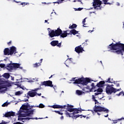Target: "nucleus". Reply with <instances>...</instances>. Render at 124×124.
Segmentation results:
<instances>
[{
    "label": "nucleus",
    "instance_id": "obj_1",
    "mask_svg": "<svg viewBox=\"0 0 124 124\" xmlns=\"http://www.w3.org/2000/svg\"><path fill=\"white\" fill-rule=\"evenodd\" d=\"M108 51H111L112 53L117 55L124 56V44L118 42L116 44L112 43L108 46Z\"/></svg>",
    "mask_w": 124,
    "mask_h": 124
},
{
    "label": "nucleus",
    "instance_id": "obj_2",
    "mask_svg": "<svg viewBox=\"0 0 124 124\" xmlns=\"http://www.w3.org/2000/svg\"><path fill=\"white\" fill-rule=\"evenodd\" d=\"M82 111H85L84 109H82L81 108H71V109H68V112H71L72 114V119H77V118H79V117H80V119H82L83 115H76L75 114H78L79 112H82Z\"/></svg>",
    "mask_w": 124,
    "mask_h": 124
},
{
    "label": "nucleus",
    "instance_id": "obj_3",
    "mask_svg": "<svg viewBox=\"0 0 124 124\" xmlns=\"http://www.w3.org/2000/svg\"><path fill=\"white\" fill-rule=\"evenodd\" d=\"M36 107L35 106H31L29 104V103H27L26 105H22L20 109L23 110V111H29V112H32L31 115H33V112H34V110L32 109V108H34Z\"/></svg>",
    "mask_w": 124,
    "mask_h": 124
},
{
    "label": "nucleus",
    "instance_id": "obj_4",
    "mask_svg": "<svg viewBox=\"0 0 124 124\" xmlns=\"http://www.w3.org/2000/svg\"><path fill=\"white\" fill-rule=\"evenodd\" d=\"M2 83L3 85H0V93H5L7 90V88H6V87H11V83H10L8 80L2 81Z\"/></svg>",
    "mask_w": 124,
    "mask_h": 124
},
{
    "label": "nucleus",
    "instance_id": "obj_5",
    "mask_svg": "<svg viewBox=\"0 0 124 124\" xmlns=\"http://www.w3.org/2000/svg\"><path fill=\"white\" fill-rule=\"evenodd\" d=\"M102 4V1L100 0H93V6L95 10H99L101 9L100 5Z\"/></svg>",
    "mask_w": 124,
    "mask_h": 124
},
{
    "label": "nucleus",
    "instance_id": "obj_6",
    "mask_svg": "<svg viewBox=\"0 0 124 124\" xmlns=\"http://www.w3.org/2000/svg\"><path fill=\"white\" fill-rule=\"evenodd\" d=\"M94 108L95 109L93 110V111L96 113L97 112H106V113H109V109L102 107L100 106L95 105Z\"/></svg>",
    "mask_w": 124,
    "mask_h": 124
},
{
    "label": "nucleus",
    "instance_id": "obj_7",
    "mask_svg": "<svg viewBox=\"0 0 124 124\" xmlns=\"http://www.w3.org/2000/svg\"><path fill=\"white\" fill-rule=\"evenodd\" d=\"M116 88L112 87V85H107V87H106V92L108 94H111L113 93H116Z\"/></svg>",
    "mask_w": 124,
    "mask_h": 124
},
{
    "label": "nucleus",
    "instance_id": "obj_8",
    "mask_svg": "<svg viewBox=\"0 0 124 124\" xmlns=\"http://www.w3.org/2000/svg\"><path fill=\"white\" fill-rule=\"evenodd\" d=\"M41 84L42 86H45L46 87H50L51 88H53L54 87L53 82L51 80L44 81L41 83Z\"/></svg>",
    "mask_w": 124,
    "mask_h": 124
},
{
    "label": "nucleus",
    "instance_id": "obj_9",
    "mask_svg": "<svg viewBox=\"0 0 124 124\" xmlns=\"http://www.w3.org/2000/svg\"><path fill=\"white\" fill-rule=\"evenodd\" d=\"M76 79V78H72L71 81H75L73 82V84H81L82 85H83V81L84 79V78H79L77 79Z\"/></svg>",
    "mask_w": 124,
    "mask_h": 124
},
{
    "label": "nucleus",
    "instance_id": "obj_10",
    "mask_svg": "<svg viewBox=\"0 0 124 124\" xmlns=\"http://www.w3.org/2000/svg\"><path fill=\"white\" fill-rule=\"evenodd\" d=\"M26 113H20L18 115V117H31V114H32V111H28V110H25Z\"/></svg>",
    "mask_w": 124,
    "mask_h": 124
},
{
    "label": "nucleus",
    "instance_id": "obj_11",
    "mask_svg": "<svg viewBox=\"0 0 124 124\" xmlns=\"http://www.w3.org/2000/svg\"><path fill=\"white\" fill-rule=\"evenodd\" d=\"M16 53H18V52H17L16 47L13 46L10 48V56H12L13 54L15 55Z\"/></svg>",
    "mask_w": 124,
    "mask_h": 124
},
{
    "label": "nucleus",
    "instance_id": "obj_12",
    "mask_svg": "<svg viewBox=\"0 0 124 124\" xmlns=\"http://www.w3.org/2000/svg\"><path fill=\"white\" fill-rule=\"evenodd\" d=\"M75 51L78 54H80V53H83V51H84V49L81 46V45L77 46L75 48Z\"/></svg>",
    "mask_w": 124,
    "mask_h": 124
},
{
    "label": "nucleus",
    "instance_id": "obj_13",
    "mask_svg": "<svg viewBox=\"0 0 124 124\" xmlns=\"http://www.w3.org/2000/svg\"><path fill=\"white\" fill-rule=\"evenodd\" d=\"M92 80L88 78H83L82 85L83 86L87 85L89 83H92Z\"/></svg>",
    "mask_w": 124,
    "mask_h": 124
},
{
    "label": "nucleus",
    "instance_id": "obj_14",
    "mask_svg": "<svg viewBox=\"0 0 124 124\" xmlns=\"http://www.w3.org/2000/svg\"><path fill=\"white\" fill-rule=\"evenodd\" d=\"M69 31L66 30V31H63V33L62 32V33L60 34L61 37H62V38H64V37H66L67 35H69L70 34V33H67V31Z\"/></svg>",
    "mask_w": 124,
    "mask_h": 124
},
{
    "label": "nucleus",
    "instance_id": "obj_15",
    "mask_svg": "<svg viewBox=\"0 0 124 124\" xmlns=\"http://www.w3.org/2000/svg\"><path fill=\"white\" fill-rule=\"evenodd\" d=\"M7 70H9V71H11V70H13L14 69V66H13V63H10L7 64L6 67H5Z\"/></svg>",
    "mask_w": 124,
    "mask_h": 124
},
{
    "label": "nucleus",
    "instance_id": "obj_16",
    "mask_svg": "<svg viewBox=\"0 0 124 124\" xmlns=\"http://www.w3.org/2000/svg\"><path fill=\"white\" fill-rule=\"evenodd\" d=\"M37 94V92H34L32 90L31 91H29L28 93V95L30 96V97H34L35 95Z\"/></svg>",
    "mask_w": 124,
    "mask_h": 124
},
{
    "label": "nucleus",
    "instance_id": "obj_17",
    "mask_svg": "<svg viewBox=\"0 0 124 124\" xmlns=\"http://www.w3.org/2000/svg\"><path fill=\"white\" fill-rule=\"evenodd\" d=\"M54 31H55L56 36H60V35L62 34V31L60 28H57V29Z\"/></svg>",
    "mask_w": 124,
    "mask_h": 124
},
{
    "label": "nucleus",
    "instance_id": "obj_18",
    "mask_svg": "<svg viewBox=\"0 0 124 124\" xmlns=\"http://www.w3.org/2000/svg\"><path fill=\"white\" fill-rule=\"evenodd\" d=\"M48 34L50 37H55V36H57L56 35V33L55 30H51V31H49Z\"/></svg>",
    "mask_w": 124,
    "mask_h": 124
},
{
    "label": "nucleus",
    "instance_id": "obj_19",
    "mask_svg": "<svg viewBox=\"0 0 124 124\" xmlns=\"http://www.w3.org/2000/svg\"><path fill=\"white\" fill-rule=\"evenodd\" d=\"M4 55L5 56H9L10 55V50L9 48H6L4 49L3 51Z\"/></svg>",
    "mask_w": 124,
    "mask_h": 124
},
{
    "label": "nucleus",
    "instance_id": "obj_20",
    "mask_svg": "<svg viewBox=\"0 0 124 124\" xmlns=\"http://www.w3.org/2000/svg\"><path fill=\"white\" fill-rule=\"evenodd\" d=\"M105 84V81H100L99 83H98L96 84V87L98 88H102V87H103L104 86V84Z\"/></svg>",
    "mask_w": 124,
    "mask_h": 124
},
{
    "label": "nucleus",
    "instance_id": "obj_21",
    "mask_svg": "<svg viewBox=\"0 0 124 124\" xmlns=\"http://www.w3.org/2000/svg\"><path fill=\"white\" fill-rule=\"evenodd\" d=\"M50 44L51 46L55 47V46H57V45L59 44V41H57V40L52 41V42H51Z\"/></svg>",
    "mask_w": 124,
    "mask_h": 124
},
{
    "label": "nucleus",
    "instance_id": "obj_22",
    "mask_svg": "<svg viewBox=\"0 0 124 124\" xmlns=\"http://www.w3.org/2000/svg\"><path fill=\"white\" fill-rule=\"evenodd\" d=\"M70 34H73V35H75V34H78V31L75 30V29H73L71 31H70Z\"/></svg>",
    "mask_w": 124,
    "mask_h": 124
},
{
    "label": "nucleus",
    "instance_id": "obj_23",
    "mask_svg": "<svg viewBox=\"0 0 124 124\" xmlns=\"http://www.w3.org/2000/svg\"><path fill=\"white\" fill-rule=\"evenodd\" d=\"M2 76L4 78H5V79H9V78H10V75L8 73H5Z\"/></svg>",
    "mask_w": 124,
    "mask_h": 124
},
{
    "label": "nucleus",
    "instance_id": "obj_24",
    "mask_svg": "<svg viewBox=\"0 0 124 124\" xmlns=\"http://www.w3.org/2000/svg\"><path fill=\"white\" fill-rule=\"evenodd\" d=\"M91 86L92 87V89H91L90 92H96V89L94 90V89H95V88H96V85L94 86V83H93L92 84Z\"/></svg>",
    "mask_w": 124,
    "mask_h": 124
},
{
    "label": "nucleus",
    "instance_id": "obj_25",
    "mask_svg": "<svg viewBox=\"0 0 124 124\" xmlns=\"http://www.w3.org/2000/svg\"><path fill=\"white\" fill-rule=\"evenodd\" d=\"M65 115H66V117L72 118V113H69L68 112H67V110L65 111Z\"/></svg>",
    "mask_w": 124,
    "mask_h": 124
},
{
    "label": "nucleus",
    "instance_id": "obj_26",
    "mask_svg": "<svg viewBox=\"0 0 124 124\" xmlns=\"http://www.w3.org/2000/svg\"><path fill=\"white\" fill-rule=\"evenodd\" d=\"M52 108H54V109H60L61 108V105H54L51 106Z\"/></svg>",
    "mask_w": 124,
    "mask_h": 124
},
{
    "label": "nucleus",
    "instance_id": "obj_27",
    "mask_svg": "<svg viewBox=\"0 0 124 124\" xmlns=\"http://www.w3.org/2000/svg\"><path fill=\"white\" fill-rule=\"evenodd\" d=\"M74 107V106H73V105L67 104V108L66 109L67 111H68V109H74V108H73Z\"/></svg>",
    "mask_w": 124,
    "mask_h": 124
},
{
    "label": "nucleus",
    "instance_id": "obj_28",
    "mask_svg": "<svg viewBox=\"0 0 124 124\" xmlns=\"http://www.w3.org/2000/svg\"><path fill=\"white\" fill-rule=\"evenodd\" d=\"M13 66L14 68H20V64L17 63H13Z\"/></svg>",
    "mask_w": 124,
    "mask_h": 124
},
{
    "label": "nucleus",
    "instance_id": "obj_29",
    "mask_svg": "<svg viewBox=\"0 0 124 124\" xmlns=\"http://www.w3.org/2000/svg\"><path fill=\"white\" fill-rule=\"evenodd\" d=\"M77 28V25L76 24H73L72 25L69 27V29H71V30H73V29H75Z\"/></svg>",
    "mask_w": 124,
    "mask_h": 124
},
{
    "label": "nucleus",
    "instance_id": "obj_30",
    "mask_svg": "<svg viewBox=\"0 0 124 124\" xmlns=\"http://www.w3.org/2000/svg\"><path fill=\"white\" fill-rule=\"evenodd\" d=\"M76 93L78 94V95H82L83 93H84V92L80 90H77Z\"/></svg>",
    "mask_w": 124,
    "mask_h": 124
},
{
    "label": "nucleus",
    "instance_id": "obj_31",
    "mask_svg": "<svg viewBox=\"0 0 124 124\" xmlns=\"http://www.w3.org/2000/svg\"><path fill=\"white\" fill-rule=\"evenodd\" d=\"M40 65H41V63L36 62L35 63L33 64V67H38V66H40Z\"/></svg>",
    "mask_w": 124,
    "mask_h": 124
},
{
    "label": "nucleus",
    "instance_id": "obj_32",
    "mask_svg": "<svg viewBox=\"0 0 124 124\" xmlns=\"http://www.w3.org/2000/svg\"><path fill=\"white\" fill-rule=\"evenodd\" d=\"M96 92L99 93H102V92H103V90L102 88H98L96 90Z\"/></svg>",
    "mask_w": 124,
    "mask_h": 124
},
{
    "label": "nucleus",
    "instance_id": "obj_33",
    "mask_svg": "<svg viewBox=\"0 0 124 124\" xmlns=\"http://www.w3.org/2000/svg\"><path fill=\"white\" fill-rule=\"evenodd\" d=\"M4 117H5V118H9V117H11L10 112H8L6 113L4 115Z\"/></svg>",
    "mask_w": 124,
    "mask_h": 124
},
{
    "label": "nucleus",
    "instance_id": "obj_34",
    "mask_svg": "<svg viewBox=\"0 0 124 124\" xmlns=\"http://www.w3.org/2000/svg\"><path fill=\"white\" fill-rule=\"evenodd\" d=\"M104 4H109L110 5L111 3L110 2H108V0H102Z\"/></svg>",
    "mask_w": 124,
    "mask_h": 124
},
{
    "label": "nucleus",
    "instance_id": "obj_35",
    "mask_svg": "<svg viewBox=\"0 0 124 124\" xmlns=\"http://www.w3.org/2000/svg\"><path fill=\"white\" fill-rule=\"evenodd\" d=\"M10 117H14L15 116V112L13 111H9Z\"/></svg>",
    "mask_w": 124,
    "mask_h": 124
},
{
    "label": "nucleus",
    "instance_id": "obj_36",
    "mask_svg": "<svg viewBox=\"0 0 124 124\" xmlns=\"http://www.w3.org/2000/svg\"><path fill=\"white\" fill-rule=\"evenodd\" d=\"M53 112H55V113H57L59 115H63V113L61 112V111H60L54 110V111H53Z\"/></svg>",
    "mask_w": 124,
    "mask_h": 124
},
{
    "label": "nucleus",
    "instance_id": "obj_37",
    "mask_svg": "<svg viewBox=\"0 0 124 124\" xmlns=\"http://www.w3.org/2000/svg\"><path fill=\"white\" fill-rule=\"evenodd\" d=\"M36 107H39V108H44V107H45V106H44L43 104H40L39 106H37Z\"/></svg>",
    "mask_w": 124,
    "mask_h": 124
},
{
    "label": "nucleus",
    "instance_id": "obj_38",
    "mask_svg": "<svg viewBox=\"0 0 124 124\" xmlns=\"http://www.w3.org/2000/svg\"><path fill=\"white\" fill-rule=\"evenodd\" d=\"M105 82L106 83H113V81H111V78H108L107 80H106Z\"/></svg>",
    "mask_w": 124,
    "mask_h": 124
},
{
    "label": "nucleus",
    "instance_id": "obj_39",
    "mask_svg": "<svg viewBox=\"0 0 124 124\" xmlns=\"http://www.w3.org/2000/svg\"><path fill=\"white\" fill-rule=\"evenodd\" d=\"M9 103L5 102L2 105V107H5L6 106H8Z\"/></svg>",
    "mask_w": 124,
    "mask_h": 124
},
{
    "label": "nucleus",
    "instance_id": "obj_40",
    "mask_svg": "<svg viewBox=\"0 0 124 124\" xmlns=\"http://www.w3.org/2000/svg\"><path fill=\"white\" fill-rule=\"evenodd\" d=\"M21 5H23V6H25V5H28L30 4V3H26V2H22L20 3Z\"/></svg>",
    "mask_w": 124,
    "mask_h": 124
},
{
    "label": "nucleus",
    "instance_id": "obj_41",
    "mask_svg": "<svg viewBox=\"0 0 124 124\" xmlns=\"http://www.w3.org/2000/svg\"><path fill=\"white\" fill-rule=\"evenodd\" d=\"M66 107H67L66 105L60 106V108L61 109H66Z\"/></svg>",
    "mask_w": 124,
    "mask_h": 124
},
{
    "label": "nucleus",
    "instance_id": "obj_42",
    "mask_svg": "<svg viewBox=\"0 0 124 124\" xmlns=\"http://www.w3.org/2000/svg\"><path fill=\"white\" fill-rule=\"evenodd\" d=\"M86 19H87V18H84L82 21V24L83 25V27H86L85 26H86V23H86Z\"/></svg>",
    "mask_w": 124,
    "mask_h": 124
},
{
    "label": "nucleus",
    "instance_id": "obj_43",
    "mask_svg": "<svg viewBox=\"0 0 124 124\" xmlns=\"http://www.w3.org/2000/svg\"><path fill=\"white\" fill-rule=\"evenodd\" d=\"M20 94H21V92L20 91L16 92L15 93V95H20Z\"/></svg>",
    "mask_w": 124,
    "mask_h": 124
},
{
    "label": "nucleus",
    "instance_id": "obj_44",
    "mask_svg": "<svg viewBox=\"0 0 124 124\" xmlns=\"http://www.w3.org/2000/svg\"><path fill=\"white\" fill-rule=\"evenodd\" d=\"M117 81H113V83L116 85V87H120V83H117Z\"/></svg>",
    "mask_w": 124,
    "mask_h": 124
},
{
    "label": "nucleus",
    "instance_id": "obj_45",
    "mask_svg": "<svg viewBox=\"0 0 124 124\" xmlns=\"http://www.w3.org/2000/svg\"><path fill=\"white\" fill-rule=\"evenodd\" d=\"M0 67H1V68H3V67H5V64L0 63Z\"/></svg>",
    "mask_w": 124,
    "mask_h": 124
},
{
    "label": "nucleus",
    "instance_id": "obj_46",
    "mask_svg": "<svg viewBox=\"0 0 124 124\" xmlns=\"http://www.w3.org/2000/svg\"><path fill=\"white\" fill-rule=\"evenodd\" d=\"M121 94H123V96H124V92H121L120 93H119L117 94V95H118V96H120V95H121Z\"/></svg>",
    "mask_w": 124,
    "mask_h": 124
},
{
    "label": "nucleus",
    "instance_id": "obj_47",
    "mask_svg": "<svg viewBox=\"0 0 124 124\" xmlns=\"http://www.w3.org/2000/svg\"><path fill=\"white\" fill-rule=\"evenodd\" d=\"M24 120H34V118H31V117H27L26 118H24Z\"/></svg>",
    "mask_w": 124,
    "mask_h": 124
},
{
    "label": "nucleus",
    "instance_id": "obj_48",
    "mask_svg": "<svg viewBox=\"0 0 124 124\" xmlns=\"http://www.w3.org/2000/svg\"><path fill=\"white\" fill-rule=\"evenodd\" d=\"M57 46V47L61 48L62 47V43H58Z\"/></svg>",
    "mask_w": 124,
    "mask_h": 124
},
{
    "label": "nucleus",
    "instance_id": "obj_49",
    "mask_svg": "<svg viewBox=\"0 0 124 124\" xmlns=\"http://www.w3.org/2000/svg\"><path fill=\"white\" fill-rule=\"evenodd\" d=\"M23 111L20 109L18 111V113H17V114L18 115H20V114H22V113H23Z\"/></svg>",
    "mask_w": 124,
    "mask_h": 124
},
{
    "label": "nucleus",
    "instance_id": "obj_50",
    "mask_svg": "<svg viewBox=\"0 0 124 124\" xmlns=\"http://www.w3.org/2000/svg\"><path fill=\"white\" fill-rule=\"evenodd\" d=\"M18 121H23V120H25V118H23L20 117H18Z\"/></svg>",
    "mask_w": 124,
    "mask_h": 124
},
{
    "label": "nucleus",
    "instance_id": "obj_51",
    "mask_svg": "<svg viewBox=\"0 0 124 124\" xmlns=\"http://www.w3.org/2000/svg\"><path fill=\"white\" fill-rule=\"evenodd\" d=\"M92 97H93V98H92L93 100V101H95V100H96V99H95V96L93 95H92Z\"/></svg>",
    "mask_w": 124,
    "mask_h": 124
},
{
    "label": "nucleus",
    "instance_id": "obj_52",
    "mask_svg": "<svg viewBox=\"0 0 124 124\" xmlns=\"http://www.w3.org/2000/svg\"><path fill=\"white\" fill-rule=\"evenodd\" d=\"M87 41H88V40H86V42H84L82 44H83L84 46H87V45H88V44L87 43Z\"/></svg>",
    "mask_w": 124,
    "mask_h": 124
},
{
    "label": "nucleus",
    "instance_id": "obj_53",
    "mask_svg": "<svg viewBox=\"0 0 124 124\" xmlns=\"http://www.w3.org/2000/svg\"><path fill=\"white\" fill-rule=\"evenodd\" d=\"M38 90H39V88H36V89H35L34 90H33L32 91H33L34 92H37Z\"/></svg>",
    "mask_w": 124,
    "mask_h": 124
},
{
    "label": "nucleus",
    "instance_id": "obj_54",
    "mask_svg": "<svg viewBox=\"0 0 124 124\" xmlns=\"http://www.w3.org/2000/svg\"><path fill=\"white\" fill-rule=\"evenodd\" d=\"M11 43H12V41H10L7 43V44L9 45V46H10L11 45Z\"/></svg>",
    "mask_w": 124,
    "mask_h": 124
},
{
    "label": "nucleus",
    "instance_id": "obj_55",
    "mask_svg": "<svg viewBox=\"0 0 124 124\" xmlns=\"http://www.w3.org/2000/svg\"><path fill=\"white\" fill-rule=\"evenodd\" d=\"M22 101L27 102V101H29V99H24V100H22Z\"/></svg>",
    "mask_w": 124,
    "mask_h": 124
},
{
    "label": "nucleus",
    "instance_id": "obj_56",
    "mask_svg": "<svg viewBox=\"0 0 124 124\" xmlns=\"http://www.w3.org/2000/svg\"><path fill=\"white\" fill-rule=\"evenodd\" d=\"M95 94V96H96V95H98L99 94H101V93H94Z\"/></svg>",
    "mask_w": 124,
    "mask_h": 124
},
{
    "label": "nucleus",
    "instance_id": "obj_57",
    "mask_svg": "<svg viewBox=\"0 0 124 124\" xmlns=\"http://www.w3.org/2000/svg\"><path fill=\"white\" fill-rule=\"evenodd\" d=\"M121 90H122L121 88L120 89H116V90H115L116 91V93H117V92H120V91H121Z\"/></svg>",
    "mask_w": 124,
    "mask_h": 124
},
{
    "label": "nucleus",
    "instance_id": "obj_58",
    "mask_svg": "<svg viewBox=\"0 0 124 124\" xmlns=\"http://www.w3.org/2000/svg\"><path fill=\"white\" fill-rule=\"evenodd\" d=\"M95 102V104H96V103H99V102H98V101H97V100H95V101H94Z\"/></svg>",
    "mask_w": 124,
    "mask_h": 124
},
{
    "label": "nucleus",
    "instance_id": "obj_59",
    "mask_svg": "<svg viewBox=\"0 0 124 124\" xmlns=\"http://www.w3.org/2000/svg\"><path fill=\"white\" fill-rule=\"evenodd\" d=\"M82 9H83V8H78V11H81V10H82Z\"/></svg>",
    "mask_w": 124,
    "mask_h": 124
},
{
    "label": "nucleus",
    "instance_id": "obj_60",
    "mask_svg": "<svg viewBox=\"0 0 124 124\" xmlns=\"http://www.w3.org/2000/svg\"><path fill=\"white\" fill-rule=\"evenodd\" d=\"M8 59V57H6L5 59H4L3 60V61H4V62H6V61H7Z\"/></svg>",
    "mask_w": 124,
    "mask_h": 124
},
{
    "label": "nucleus",
    "instance_id": "obj_61",
    "mask_svg": "<svg viewBox=\"0 0 124 124\" xmlns=\"http://www.w3.org/2000/svg\"><path fill=\"white\" fill-rule=\"evenodd\" d=\"M122 120H124V117H122V118L118 119V121H122Z\"/></svg>",
    "mask_w": 124,
    "mask_h": 124
},
{
    "label": "nucleus",
    "instance_id": "obj_62",
    "mask_svg": "<svg viewBox=\"0 0 124 124\" xmlns=\"http://www.w3.org/2000/svg\"><path fill=\"white\" fill-rule=\"evenodd\" d=\"M0 124H7V122L1 123Z\"/></svg>",
    "mask_w": 124,
    "mask_h": 124
},
{
    "label": "nucleus",
    "instance_id": "obj_63",
    "mask_svg": "<svg viewBox=\"0 0 124 124\" xmlns=\"http://www.w3.org/2000/svg\"><path fill=\"white\" fill-rule=\"evenodd\" d=\"M37 95H38V96H41V93H37Z\"/></svg>",
    "mask_w": 124,
    "mask_h": 124
},
{
    "label": "nucleus",
    "instance_id": "obj_64",
    "mask_svg": "<svg viewBox=\"0 0 124 124\" xmlns=\"http://www.w3.org/2000/svg\"><path fill=\"white\" fill-rule=\"evenodd\" d=\"M61 120H63V116H62L61 117Z\"/></svg>",
    "mask_w": 124,
    "mask_h": 124
}]
</instances>
